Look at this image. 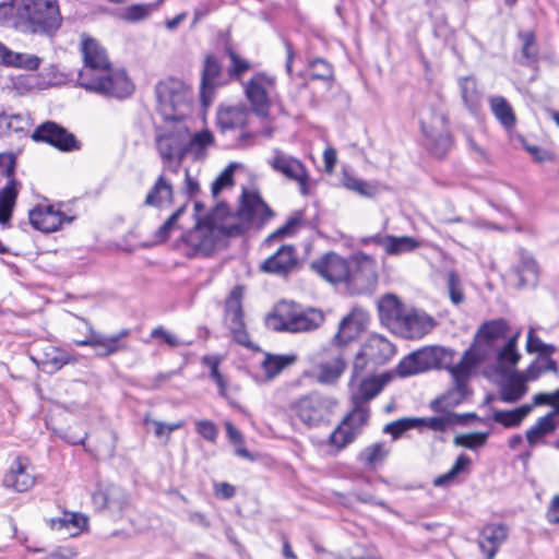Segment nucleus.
Returning a JSON list of instances; mask_svg holds the SVG:
<instances>
[{"mask_svg": "<svg viewBox=\"0 0 559 559\" xmlns=\"http://www.w3.org/2000/svg\"><path fill=\"white\" fill-rule=\"evenodd\" d=\"M358 374L353 371L350 382V399L354 405L362 404L374 399L391 381L389 373L370 376L358 381Z\"/></svg>", "mask_w": 559, "mask_h": 559, "instance_id": "obj_15", "label": "nucleus"}, {"mask_svg": "<svg viewBox=\"0 0 559 559\" xmlns=\"http://www.w3.org/2000/svg\"><path fill=\"white\" fill-rule=\"evenodd\" d=\"M355 431L344 424L343 421L338 427L331 433L330 442L335 445L338 450L345 448L348 443L353 442L356 438Z\"/></svg>", "mask_w": 559, "mask_h": 559, "instance_id": "obj_57", "label": "nucleus"}, {"mask_svg": "<svg viewBox=\"0 0 559 559\" xmlns=\"http://www.w3.org/2000/svg\"><path fill=\"white\" fill-rule=\"evenodd\" d=\"M36 476L34 467L26 457H16L3 478V485L17 492H25L34 487Z\"/></svg>", "mask_w": 559, "mask_h": 559, "instance_id": "obj_16", "label": "nucleus"}, {"mask_svg": "<svg viewBox=\"0 0 559 559\" xmlns=\"http://www.w3.org/2000/svg\"><path fill=\"white\" fill-rule=\"evenodd\" d=\"M386 254L401 255L409 253L421 247V241L412 236H392L386 241Z\"/></svg>", "mask_w": 559, "mask_h": 559, "instance_id": "obj_46", "label": "nucleus"}, {"mask_svg": "<svg viewBox=\"0 0 559 559\" xmlns=\"http://www.w3.org/2000/svg\"><path fill=\"white\" fill-rule=\"evenodd\" d=\"M92 500L98 509H108L112 513H120L128 504V495L118 486L98 485L97 490L92 493Z\"/></svg>", "mask_w": 559, "mask_h": 559, "instance_id": "obj_23", "label": "nucleus"}, {"mask_svg": "<svg viewBox=\"0 0 559 559\" xmlns=\"http://www.w3.org/2000/svg\"><path fill=\"white\" fill-rule=\"evenodd\" d=\"M459 86L461 91V98L465 107L472 114H476L479 110L483 100V93L478 87L476 79L474 76L460 78Z\"/></svg>", "mask_w": 559, "mask_h": 559, "instance_id": "obj_38", "label": "nucleus"}, {"mask_svg": "<svg viewBox=\"0 0 559 559\" xmlns=\"http://www.w3.org/2000/svg\"><path fill=\"white\" fill-rule=\"evenodd\" d=\"M88 519L80 512L64 511L60 516L50 518L47 524L52 531L64 533L71 537L80 535L87 526Z\"/></svg>", "mask_w": 559, "mask_h": 559, "instance_id": "obj_27", "label": "nucleus"}, {"mask_svg": "<svg viewBox=\"0 0 559 559\" xmlns=\"http://www.w3.org/2000/svg\"><path fill=\"white\" fill-rule=\"evenodd\" d=\"M435 326V320L423 311L409 308L394 332L406 338H420Z\"/></svg>", "mask_w": 559, "mask_h": 559, "instance_id": "obj_18", "label": "nucleus"}, {"mask_svg": "<svg viewBox=\"0 0 559 559\" xmlns=\"http://www.w3.org/2000/svg\"><path fill=\"white\" fill-rule=\"evenodd\" d=\"M79 319L85 324L88 332V337L75 341V345L93 347L96 349V354L99 357H108L128 348L123 340L130 335L129 329H122L116 334L106 335L95 331L88 320L84 318Z\"/></svg>", "mask_w": 559, "mask_h": 559, "instance_id": "obj_10", "label": "nucleus"}, {"mask_svg": "<svg viewBox=\"0 0 559 559\" xmlns=\"http://www.w3.org/2000/svg\"><path fill=\"white\" fill-rule=\"evenodd\" d=\"M368 320V314L364 310L353 309L338 324L337 332L333 336L335 347L340 348L356 340L366 329Z\"/></svg>", "mask_w": 559, "mask_h": 559, "instance_id": "obj_17", "label": "nucleus"}, {"mask_svg": "<svg viewBox=\"0 0 559 559\" xmlns=\"http://www.w3.org/2000/svg\"><path fill=\"white\" fill-rule=\"evenodd\" d=\"M241 299L242 288L235 287L226 300L225 322L230 330L234 340L240 345L249 347L250 338L245 328Z\"/></svg>", "mask_w": 559, "mask_h": 559, "instance_id": "obj_12", "label": "nucleus"}, {"mask_svg": "<svg viewBox=\"0 0 559 559\" xmlns=\"http://www.w3.org/2000/svg\"><path fill=\"white\" fill-rule=\"evenodd\" d=\"M421 359H419V352H414L403 358L400 364L397 365V373L401 377H409L414 376L420 372H425L426 369L423 367V362H420Z\"/></svg>", "mask_w": 559, "mask_h": 559, "instance_id": "obj_53", "label": "nucleus"}, {"mask_svg": "<svg viewBox=\"0 0 559 559\" xmlns=\"http://www.w3.org/2000/svg\"><path fill=\"white\" fill-rule=\"evenodd\" d=\"M246 112L240 108H228L218 114V124L223 130L234 129L243 124Z\"/></svg>", "mask_w": 559, "mask_h": 559, "instance_id": "obj_52", "label": "nucleus"}, {"mask_svg": "<svg viewBox=\"0 0 559 559\" xmlns=\"http://www.w3.org/2000/svg\"><path fill=\"white\" fill-rule=\"evenodd\" d=\"M346 368L344 352L341 348L328 350L326 358L317 366V380L323 384H331L338 380Z\"/></svg>", "mask_w": 559, "mask_h": 559, "instance_id": "obj_22", "label": "nucleus"}, {"mask_svg": "<svg viewBox=\"0 0 559 559\" xmlns=\"http://www.w3.org/2000/svg\"><path fill=\"white\" fill-rule=\"evenodd\" d=\"M311 78L328 81L332 79L333 71L331 66L323 59H316L310 63Z\"/></svg>", "mask_w": 559, "mask_h": 559, "instance_id": "obj_61", "label": "nucleus"}, {"mask_svg": "<svg viewBox=\"0 0 559 559\" xmlns=\"http://www.w3.org/2000/svg\"><path fill=\"white\" fill-rule=\"evenodd\" d=\"M185 206H180L176 212H174L167 221L158 228L156 233V237L159 240H165L168 238L170 231L175 228L177 219L185 212Z\"/></svg>", "mask_w": 559, "mask_h": 559, "instance_id": "obj_63", "label": "nucleus"}, {"mask_svg": "<svg viewBox=\"0 0 559 559\" xmlns=\"http://www.w3.org/2000/svg\"><path fill=\"white\" fill-rule=\"evenodd\" d=\"M335 402L320 393L312 392L295 400L290 413L308 427L319 426L328 420Z\"/></svg>", "mask_w": 559, "mask_h": 559, "instance_id": "obj_8", "label": "nucleus"}, {"mask_svg": "<svg viewBox=\"0 0 559 559\" xmlns=\"http://www.w3.org/2000/svg\"><path fill=\"white\" fill-rule=\"evenodd\" d=\"M174 189L171 182L162 173L153 187L147 192L144 204L158 209L167 207L171 204Z\"/></svg>", "mask_w": 559, "mask_h": 559, "instance_id": "obj_31", "label": "nucleus"}, {"mask_svg": "<svg viewBox=\"0 0 559 559\" xmlns=\"http://www.w3.org/2000/svg\"><path fill=\"white\" fill-rule=\"evenodd\" d=\"M31 126L29 117L22 114H0V136L26 131Z\"/></svg>", "mask_w": 559, "mask_h": 559, "instance_id": "obj_42", "label": "nucleus"}, {"mask_svg": "<svg viewBox=\"0 0 559 559\" xmlns=\"http://www.w3.org/2000/svg\"><path fill=\"white\" fill-rule=\"evenodd\" d=\"M420 126L429 150L442 157L451 146L448 117L441 102L430 104L420 114Z\"/></svg>", "mask_w": 559, "mask_h": 559, "instance_id": "obj_7", "label": "nucleus"}, {"mask_svg": "<svg viewBox=\"0 0 559 559\" xmlns=\"http://www.w3.org/2000/svg\"><path fill=\"white\" fill-rule=\"evenodd\" d=\"M519 277L520 286H535L538 280L539 267L534 257L526 250H520L519 263L513 267Z\"/></svg>", "mask_w": 559, "mask_h": 559, "instance_id": "obj_32", "label": "nucleus"}, {"mask_svg": "<svg viewBox=\"0 0 559 559\" xmlns=\"http://www.w3.org/2000/svg\"><path fill=\"white\" fill-rule=\"evenodd\" d=\"M447 286L451 301L454 305H460L464 300V294L461 285L460 276L451 271L447 276Z\"/></svg>", "mask_w": 559, "mask_h": 559, "instance_id": "obj_60", "label": "nucleus"}, {"mask_svg": "<svg viewBox=\"0 0 559 559\" xmlns=\"http://www.w3.org/2000/svg\"><path fill=\"white\" fill-rule=\"evenodd\" d=\"M269 165L276 173L286 178L297 181L301 192L307 193L308 174L305 165L296 157L288 155L280 148L273 150V156L267 160Z\"/></svg>", "mask_w": 559, "mask_h": 559, "instance_id": "obj_14", "label": "nucleus"}, {"mask_svg": "<svg viewBox=\"0 0 559 559\" xmlns=\"http://www.w3.org/2000/svg\"><path fill=\"white\" fill-rule=\"evenodd\" d=\"M508 324L504 320H495L484 323L478 330L473 346L466 350L460 362L451 369L455 390L441 401H433L435 407L439 403L447 406L456 405L466 394V382L477 362L485 360L497 346L500 340L508 337Z\"/></svg>", "mask_w": 559, "mask_h": 559, "instance_id": "obj_3", "label": "nucleus"}, {"mask_svg": "<svg viewBox=\"0 0 559 559\" xmlns=\"http://www.w3.org/2000/svg\"><path fill=\"white\" fill-rule=\"evenodd\" d=\"M471 459L466 454H461L457 456L456 461L452 465L449 472L438 476L433 480V485L436 487H444L449 486L454 481V479L462 473L467 472L471 465Z\"/></svg>", "mask_w": 559, "mask_h": 559, "instance_id": "obj_49", "label": "nucleus"}, {"mask_svg": "<svg viewBox=\"0 0 559 559\" xmlns=\"http://www.w3.org/2000/svg\"><path fill=\"white\" fill-rule=\"evenodd\" d=\"M343 186L362 197H373L376 194V188L369 185L367 181L358 179L348 173H344L342 177Z\"/></svg>", "mask_w": 559, "mask_h": 559, "instance_id": "obj_54", "label": "nucleus"}, {"mask_svg": "<svg viewBox=\"0 0 559 559\" xmlns=\"http://www.w3.org/2000/svg\"><path fill=\"white\" fill-rule=\"evenodd\" d=\"M187 124L183 121L165 122L156 130L155 147L164 168L177 173L186 157Z\"/></svg>", "mask_w": 559, "mask_h": 559, "instance_id": "obj_5", "label": "nucleus"}, {"mask_svg": "<svg viewBox=\"0 0 559 559\" xmlns=\"http://www.w3.org/2000/svg\"><path fill=\"white\" fill-rule=\"evenodd\" d=\"M488 433L486 432H472L459 435L454 438V444L471 450H476L486 443Z\"/></svg>", "mask_w": 559, "mask_h": 559, "instance_id": "obj_59", "label": "nucleus"}, {"mask_svg": "<svg viewBox=\"0 0 559 559\" xmlns=\"http://www.w3.org/2000/svg\"><path fill=\"white\" fill-rule=\"evenodd\" d=\"M423 421H425L424 418H401L388 424L384 432L390 433L395 440L405 431L420 427Z\"/></svg>", "mask_w": 559, "mask_h": 559, "instance_id": "obj_55", "label": "nucleus"}, {"mask_svg": "<svg viewBox=\"0 0 559 559\" xmlns=\"http://www.w3.org/2000/svg\"><path fill=\"white\" fill-rule=\"evenodd\" d=\"M369 417V411L362 404L354 405V409L343 419L344 424H347L356 435H358L362 426L367 423Z\"/></svg>", "mask_w": 559, "mask_h": 559, "instance_id": "obj_56", "label": "nucleus"}, {"mask_svg": "<svg viewBox=\"0 0 559 559\" xmlns=\"http://www.w3.org/2000/svg\"><path fill=\"white\" fill-rule=\"evenodd\" d=\"M394 353V345L389 340L378 334L371 335L355 356L354 372L360 373L368 364L383 365L393 357Z\"/></svg>", "mask_w": 559, "mask_h": 559, "instance_id": "obj_9", "label": "nucleus"}, {"mask_svg": "<svg viewBox=\"0 0 559 559\" xmlns=\"http://www.w3.org/2000/svg\"><path fill=\"white\" fill-rule=\"evenodd\" d=\"M234 165H229L212 183V194L216 197L225 187L233 185Z\"/></svg>", "mask_w": 559, "mask_h": 559, "instance_id": "obj_62", "label": "nucleus"}, {"mask_svg": "<svg viewBox=\"0 0 559 559\" xmlns=\"http://www.w3.org/2000/svg\"><path fill=\"white\" fill-rule=\"evenodd\" d=\"M558 428L556 419V412H549L545 416L537 419V421L526 430L525 437L530 447H536L539 443H545L544 438Z\"/></svg>", "mask_w": 559, "mask_h": 559, "instance_id": "obj_35", "label": "nucleus"}, {"mask_svg": "<svg viewBox=\"0 0 559 559\" xmlns=\"http://www.w3.org/2000/svg\"><path fill=\"white\" fill-rule=\"evenodd\" d=\"M518 336L519 333L512 337H509L503 346L497 350V362L499 368H513L518 364L520 359V354L516 350Z\"/></svg>", "mask_w": 559, "mask_h": 559, "instance_id": "obj_47", "label": "nucleus"}, {"mask_svg": "<svg viewBox=\"0 0 559 559\" xmlns=\"http://www.w3.org/2000/svg\"><path fill=\"white\" fill-rule=\"evenodd\" d=\"M312 269L330 283L348 281L350 267L347 261L335 253H328L312 263Z\"/></svg>", "mask_w": 559, "mask_h": 559, "instance_id": "obj_19", "label": "nucleus"}, {"mask_svg": "<svg viewBox=\"0 0 559 559\" xmlns=\"http://www.w3.org/2000/svg\"><path fill=\"white\" fill-rule=\"evenodd\" d=\"M38 361L47 372H55L70 361V356L63 350L49 345L44 349L43 356L38 358Z\"/></svg>", "mask_w": 559, "mask_h": 559, "instance_id": "obj_45", "label": "nucleus"}, {"mask_svg": "<svg viewBox=\"0 0 559 559\" xmlns=\"http://www.w3.org/2000/svg\"><path fill=\"white\" fill-rule=\"evenodd\" d=\"M534 405H522L512 411H495L492 419L507 428L518 427L523 419L532 412Z\"/></svg>", "mask_w": 559, "mask_h": 559, "instance_id": "obj_44", "label": "nucleus"}, {"mask_svg": "<svg viewBox=\"0 0 559 559\" xmlns=\"http://www.w3.org/2000/svg\"><path fill=\"white\" fill-rule=\"evenodd\" d=\"M43 2L41 8L35 9L34 26L31 32H51L56 31L61 24V15L56 0H36Z\"/></svg>", "mask_w": 559, "mask_h": 559, "instance_id": "obj_24", "label": "nucleus"}, {"mask_svg": "<svg viewBox=\"0 0 559 559\" xmlns=\"http://www.w3.org/2000/svg\"><path fill=\"white\" fill-rule=\"evenodd\" d=\"M324 320L322 311L310 308L300 310L293 304L281 302L275 311L266 317V326L273 331L293 333L308 332L317 329Z\"/></svg>", "mask_w": 559, "mask_h": 559, "instance_id": "obj_4", "label": "nucleus"}, {"mask_svg": "<svg viewBox=\"0 0 559 559\" xmlns=\"http://www.w3.org/2000/svg\"><path fill=\"white\" fill-rule=\"evenodd\" d=\"M157 9V3L132 4L127 7L121 17L128 22H139L147 19Z\"/></svg>", "mask_w": 559, "mask_h": 559, "instance_id": "obj_51", "label": "nucleus"}, {"mask_svg": "<svg viewBox=\"0 0 559 559\" xmlns=\"http://www.w3.org/2000/svg\"><path fill=\"white\" fill-rule=\"evenodd\" d=\"M419 359L423 362L424 369L430 370L435 368H445L451 369L456 365H452L453 362V354L454 352L441 346H430L425 347L418 350Z\"/></svg>", "mask_w": 559, "mask_h": 559, "instance_id": "obj_30", "label": "nucleus"}, {"mask_svg": "<svg viewBox=\"0 0 559 559\" xmlns=\"http://www.w3.org/2000/svg\"><path fill=\"white\" fill-rule=\"evenodd\" d=\"M489 107L496 119L506 128L511 129L515 126L516 117L512 106L502 96H491Z\"/></svg>", "mask_w": 559, "mask_h": 559, "instance_id": "obj_41", "label": "nucleus"}, {"mask_svg": "<svg viewBox=\"0 0 559 559\" xmlns=\"http://www.w3.org/2000/svg\"><path fill=\"white\" fill-rule=\"evenodd\" d=\"M84 66L79 72V85L103 96L124 98L134 86L127 73L110 66L105 49L94 39L82 43Z\"/></svg>", "mask_w": 559, "mask_h": 559, "instance_id": "obj_2", "label": "nucleus"}, {"mask_svg": "<svg viewBox=\"0 0 559 559\" xmlns=\"http://www.w3.org/2000/svg\"><path fill=\"white\" fill-rule=\"evenodd\" d=\"M274 78L263 73L254 74L246 84L245 92L253 110L259 116H266L270 107V94L274 90Z\"/></svg>", "mask_w": 559, "mask_h": 559, "instance_id": "obj_13", "label": "nucleus"}, {"mask_svg": "<svg viewBox=\"0 0 559 559\" xmlns=\"http://www.w3.org/2000/svg\"><path fill=\"white\" fill-rule=\"evenodd\" d=\"M33 140L47 142L61 151L76 147L75 138L56 122L47 121L38 126L32 134Z\"/></svg>", "mask_w": 559, "mask_h": 559, "instance_id": "obj_20", "label": "nucleus"}, {"mask_svg": "<svg viewBox=\"0 0 559 559\" xmlns=\"http://www.w3.org/2000/svg\"><path fill=\"white\" fill-rule=\"evenodd\" d=\"M185 206H180L176 212H174L167 221L158 228L156 233V237L159 240H165L168 238L170 231L175 228L177 219L185 212Z\"/></svg>", "mask_w": 559, "mask_h": 559, "instance_id": "obj_64", "label": "nucleus"}, {"mask_svg": "<svg viewBox=\"0 0 559 559\" xmlns=\"http://www.w3.org/2000/svg\"><path fill=\"white\" fill-rule=\"evenodd\" d=\"M158 110L165 122L183 121L191 106L189 88L178 80H167L156 86Z\"/></svg>", "mask_w": 559, "mask_h": 559, "instance_id": "obj_6", "label": "nucleus"}, {"mask_svg": "<svg viewBox=\"0 0 559 559\" xmlns=\"http://www.w3.org/2000/svg\"><path fill=\"white\" fill-rule=\"evenodd\" d=\"M41 59L35 55L15 52L0 41V64L25 70L38 69Z\"/></svg>", "mask_w": 559, "mask_h": 559, "instance_id": "obj_34", "label": "nucleus"}, {"mask_svg": "<svg viewBox=\"0 0 559 559\" xmlns=\"http://www.w3.org/2000/svg\"><path fill=\"white\" fill-rule=\"evenodd\" d=\"M297 264L296 249L290 245L281 246L274 254L260 265V270L277 276L287 275Z\"/></svg>", "mask_w": 559, "mask_h": 559, "instance_id": "obj_21", "label": "nucleus"}, {"mask_svg": "<svg viewBox=\"0 0 559 559\" xmlns=\"http://www.w3.org/2000/svg\"><path fill=\"white\" fill-rule=\"evenodd\" d=\"M143 423L146 426L147 431H152L155 438L158 439L163 444H168L171 432L182 428L185 425L182 420L168 424L153 419L150 416H146L143 419Z\"/></svg>", "mask_w": 559, "mask_h": 559, "instance_id": "obj_43", "label": "nucleus"}, {"mask_svg": "<svg viewBox=\"0 0 559 559\" xmlns=\"http://www.w3.org/2000/svg\"><path fill=\"white\" fill-rule=\"evenodd\" d=\"M350 283L370 288L378 281L377 262L371 257L359 253L355 257V269H350Z\"/></svg>", "mask_w": 559, "mask_h": 559, "instance_id": "obj_25", "label": "nucleus"}, {"mask_svg": "<svg viewBox=\"0 0 559 559\" xmlns=\"http://www.w3.org/2000/svg\"><path fill=\"white\" fill-rule=\"evenodd\" d=\"M297 360V356L277 355L266 353L261 361V369L264 372V379L270 381L276 378L284 369L293 366Z\"/></svg>", "mask_w": 559, "mask_h": 559, "instance_id": "obj_39", "label": "nucleus"}, {"mask_svg": "<svg viewBox=\"0 0 559 559\" xmlns=\"http://www.w3.org/2000/svg\"><path fill=\"white\" fill-rule=\"evenodd\" d=\"M204 205L194 203L195 225L182 236L190 249V255H209L221 246L227 237L243 234L251 227H261L271 216L272 211L254 192L245 191L237 213L228 212L226 204L218 203L210 212L202 214Z\"/></svg>", "mask_w": 559, "mask_h": 559, "instance_id": "obj_1", "label": "nucleus"}, {"mask_svg": "<svg viewBox=\"0 0 559 559\" xmlns=\"http://www.w3.org/2000/svg\"><path fill=\"white\" fill-rule=\"evenodd\" d=\"M222 67L214 56H207L204 61L202 83H201V100L204 106L211 103L213 90L216 85V79L221 73Z\"/></svg>", "mask_w": 559, "mask_h": 559, "instance_id": "obj_37", "label": "nucleus"}, {"mask_svg": "<svg viewBox=\"0 0 559 559\" xmlns=\"http://www.w3.org/2000/svg\"><path fill=\"white\" fill-rule=\"evenodd\" d=\"M519 37L522 40L521 48V64L523 66H534L538 61V46L536 43V37L533 32H524L520 33Z\"/></svg>", "mask_w": 559, "mask_h": 559, "instance_id": "obj_48", "label": "nucleus"}, {"mask_svg": "<svg viewBox=\"0 0 559 559\" xmlns=\"http://www.w3.org/2000/svg\"><path fill=\"white\" fill-rule=\"evenodd\" d=\"M526 380L521 372L507 376L500 385V397L506 403H515L527 392Z\"/></svg>", "mask_w": 559, "mask_h": 559, "instance_id": "obj_36", "label": "nucleus"}, {"mask_svg": "<svg viewBox=\"0 0 559 559\" xmlns=\"http://www.w3.org/2000/svg\"><path fill=\"white\" fill-rule=\"evenodd\" d=\"M214 143L215 139L210 130L204 129L191 135L187 127L186 156L191 155L195 160L204 159L207 155V150Z\"/></svg>", "mask_w": 559, "mask_h": 559, "instance_id": "obj_33", "label": "nucleus"}, {"mask_svg": "<svg viewBox=\"0 0 559 559\" xmlns=\"http://www.w3.org/2000/svg\"><path fill=\"white\" fill-rule=\"evenodd\" d=\"M508 530L502 524H488L483 527L478 539V546L487 559H493L499 547L503 544Z\"/></svg>", "mask_w": 559, "mask_h": 559, "instance_id": "obj_28", "label": "nucleus"}, {"mask_svg": "<svg viewBox=\"0 0 559 559\" xmlns=\"http://www.w3.org/2000/svg\"><path fill=\"white\" fill-rule=\"evenodd\" d=\"M389 453L385 443L377 442L366 447L359 454V461L368 466L374 467L380 464Z\"/></svg>", "mask_w": 559, "mask_h": 559, "instance_id": "obj_50", "label": "nucleus"}, {"mask_svg": "<svg viewBox=\"0 0 559 559\" xmlns=\"http://www.w3.org/2000/svg\"><path fill=\"white\" fill-rule=\"evenodd\" d=\"M424 419L425 421L421 423V426H426L435 431H445L459 423V416L455 414H444Z\"/></svg>", "mask_w": 559, "mask_h": 559, "instance_id": "obj_58", "label": "nucleus"}, {"mask_svg": "<svg viewBox=\"0 0 559 559\" xmlns=\"http://www.w3.org/2000/svg\"><path fill=\"white\" fill-rule=\"evenodd\" d=\"M407 309L396 296L391 294L383 296L378 304L380 320L393 331L401 322Z\"/></svg>", "mask_w": 559, "mask_h": 559, "instance_id": "obj_29", "label": "nucleus"}, {"mask_svg": "<svg viewBox=\"0 0 559 559\" xmlns=\"http://www.w3.org/2000/svg\"><path fill=\"white\" fill-rule=\"evenodd\" d=\"M43 2L36 0H11L0 4V21L12 22L15 27L31 31L34 26L35 9L41 8Z\"/></svg>", "mask_w": 559, "mask_h": 559, "instance_id": "obj_11", "label": "nucleus"}, {"mask_svg": "<svg viewBox=\"0 0 559 559\" xmlns=\"http://www.w3.org/2000/svg\"><path fill=\"white\" fill-rule=\"evenodd\" d=\"M19 194L17 181L10 178L8 183L0 190V224L5 225L9 223L12 211L15 206L16 198Z\"/></svg>", "mask_w": 559, "mask_h": 559, "instance_id": "obj_40", "label": "nucleus"}, {"mask_svg": "<svg viewBox=\"0 0 559 559\" xmlns=\"http://www.w3.org/2000/svg\"><path fill=\"white\" fill-rule=\"evenodd\" d=\"M32 226L44 233L56 231L66 219V216L53 206H38L29 212Z\"/></svg>", "mask_w": 559, "mask_h": 559, "instance_id": "obj_26", "label": "nucleus"}]
</instances>
